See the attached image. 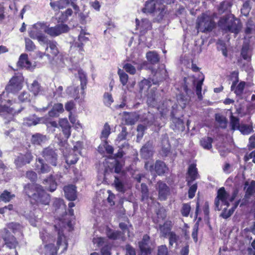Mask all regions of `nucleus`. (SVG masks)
Here are the masks:
<instances>
[{
    "instance_id": "1",
    "label": "nucleus",
    "mask_w": 255,
    "mask_h": 255,
    "mask_svg": "<svg viewBox=\"0 0 255 255\" xmlns=\"http://www.w3.org/2000/svg\"><path fill=\"white\" fill-rule=\"evenodd\" d=\"M40 237L43 242L45 244L43 248H41L40 253L41 255H57V248L61 249V251L66 250L67 244L65 241V237L62 232H58V236L57 240V247L51 243L53 241L52 238L47 234V232L43 229L40 232Z\"/></svg>"
},
{
    "instance_id": "2",
    "label": "nucleus",
    "mask_w": 255,
    "mask_h": 255,
    "mask_svg": "<svg viewBox=\"0 0 255 255\" xmlns=\"http://www.w3.org/2000/svg\"><path fill=\"white\" fill-rule=\"evenodd\" d=\"M25 193L32 200L38 204L48 205L50 196L44 190L43 187L38 184H28L24 187Z\"/></svg>"
},
{
    "instance_id": "3",
    "label": "nucleus",
    "mask_w": 255,
    "mask_h": 255,
    "mask_svg": "<svg viewBox=\"0 0 255 255\" xmlns=\"http://www.w3.org/2000/svg\"><path fill=\"white\" fill-rule=\"evenodd\" d=\"M235 196H230L224 187H221L218 190L217 196L215 200V205L216 209L223 211L221 214L223 218L227 219L233 213V209H230L228 212L226 210L229 206L230 202H232Z\"/></svg>"
},
{
    "instance_id": "4",
    "label": "nucleus",
    "mask_w": 255,
    "mask_h": 255,
    "mask_svg": "<svg viewBox=\"0 0 255 255\" xmlns=\"http://www.w3.org/2000/svg\"><path fill=\"white\" fill-rule=\"evenodd\" d=\"M177 108V105L170 100L164 101L161 106L158 108L162 116L166 115L169 111H171L170 115L172 117L173 124L171 125L172 128L180 129L183 128V123L179 118L174 117V110Z\"/></svg>"
},
{
    "instance_id": "5",
    "label": "nucleus",
    "mask_w": 255,
    "mask_h": 255,
    "mask_svg": "<svg viewBox=\"0 0 255 255\" xmlns=\"http://www.w3.org/2000/svg\"><path fill=\"white\" fill-rule=\"evenodd\" d=\"M219 26L225 32L238 33L241 28L239 19L235 18L232 14H229L222 17L218 22Z\"/></svg>"
},
{
    "instance_id": "6",
    "label": "nucleus",
    "mask_w": 255,
    "mask_h": 255,
    "mask_svg": "<svg viewBox=\"0 0 255 255\" xmlns=\"http://www.w3.org/2000/svg\"><path fill=\"white\" fill-rule=\"evenodd\" d=\"M45 33V23L38 22L33 24L29 29V36L33 39H36L40 44L48 43L47 37L43 33Z\"/></svg>"
},
{
    "instance_id": "7",
    "label": "nucleus",
    "mask_w": 255,
    "mask_h": 255,
    "mask_svg": "<svg viewBox=\"0 0 255 255\" xmlns=\"http://www.w3.org/2000/svg\"><path fill=\"white\" fill-rule=\"evenodd\" d=\"M215 25V24L212 18L206 13H203L197 19L196 27L198 31L202 32L211 31Z\"/></svg>"
},
{
    "instance_id": "8",
    "label": "nucleus",
    "mask_w": 255,
    "mask_h": 255,
    "mask_svg": "<svg viewBox=\"0 0 255 255\" xmlns=\"http://www.w3.org/2000/svg\"><path fill=\"white\" fill-rule=\"evenodd\" d=\"M140 91L141 93H143L147 96V104L150 106H154L156 104L155 101V90L154 88L150 89L148 93H145L149 90L151 86L150 82L146 79L142 80L139 84Z\"/></svg>"
},
{
    "instance_id": "9",
    "label": "nucleus",
    "mask_w": 255,
    "mask_h": 255,
    "mask_svg": "<svg viewBox=\"0 0 255 255\" xmlns=\"http://www.w3.org/2000/svg\"><path fill=\"white\" fill-rule=\"evenodd\" d=\"M41 155L45 160L52 166H56L58 163V155L55 150L51 147H48L43 149Z\"/></svg>"
},
{
    "instance_id": "10",
    "label": "nucleus",
    "mask_w": 255,
    "mask_h": 255,
    "mask_svg": "<svg viewBox=\"0 0 255 255\" xmlns=\"http://www.w3.org/2000/svg\"><path fill=\"white\" fill-rule=\"evenodd\" d=\"M61 177L62 175L60 173H57L55 175L51 174L43 180L42 183L47 190L53 192L57 188V180H59Z\"/></svg>"
},
{
    "instance_id": "11",
    "label": "nucleus",
    "mask_w": 255,
    "mask_h": 255,
    "mask_svg": "<svg viewBox=\"0 0 255 255\" xmlns=\"http://www.w3.org/2000/svg\"><path fill=\"white\" fill-rule=\"evenodd\" d=\"M69 27L66 24H59L54 26L49 27L45 23V33L52 37L57 36L68 32Z\"/></svg>"
},
{
    "instance_id": "12",
    "label": "nucleus",
    "mask_w": 255,
    "mask_h": 255,
    "mask_svg": "<svg viewBox=\"0 0 255 255\" xmlns=\"http://www.w3.org/2000/svg\"><path fill=\"white\" fill-rule=\"evenodd\" d=\"M23 77L21 76H14L10 79L8 85L5 87V91L7 93H16L21 89Z\"/></svg>"
},
{
    "instance_id": "13",
    "label": "nucleus",
    "mask_w": 255,
    "mask_h": 255,
    "mask_svg": "<svg viewBox=\"0 0 255 255\" xmlns=\"http://www.w3.org/2000/svg\"><path fill=\"white\" fill-rule=\"evenodd\" d=\"M164 9V5H159V3L156 4L154 0H149L146 2L144 7L142 8V11L144 13H152L158 10L160 11V14L163 15Z\"/></svg>"
},
{
    "instance_id": "14",
    "label": "nucleus",
    "mask_w": 255,
    "mask_h": 255,
    "mask_svg": "<svg viewBox=\"0 0 255 255\" xmlns=\"http://www.w3.org/2000/svg\"><path fill=\"white\" fill-rule=\"evenodd\" d=\"M1 237L3 239L5 244L9 249H14L18 244L14 237L10 235V232L6 228L1 230Z\"/></svg>"
},
{
    "instance_id": "15",
    "label": "nucleus",
    "mask_w": 255,
    "mask_h": 255,
    "mask_svg": "<svg viewBox=\"0 0 255 255\" xmlns=\"http://www.w3.org/2000/svg\"><path fill=\"white\" fill-rule=\"evenodd\" d=\"M151 242L149 237L145 235L143 236L141 241L138 243L139 248L140 250V255H149L151 253Z\"/></svg>"
},
{
    "instance_id": "16",
    "label": "nucleus",
    "mask_w": 255,
    "mask_h": 255,
    "mask_svg": "<svg viewBox=\"0 0 255 255\" xmlns=\"http://www.w3.org/2000/svg\"><path fill=\"white\" fill-rule=\"evenodd\" d=\"M35 170L39 174H46L50 172L51 168L48 164L44 162L42 158L38 157L35 160Z\"/></svg>"
},
{
    "instance_id": "17",
    "label": "nucleus",
    "mask_w": 255,
    "mask_h": 255,
    "mask_svg": "<svg viewBox=\"0 0 255 255\" xmlns=\"http://www.w3.org/2000/svg\"><path fill=\"white\" fill-rule=\"evenodd\" d=\"M33 156L30 152H27L24 154H20L14 160V163L17 167L29 164L33 159Z\"/></svg>"
},
{
    "instance_id": "18",
    "label": "nucleus",
    "mask_w": 255,
    "mask_h": 255,
    "mask_svg": "<svg viewBox=\"0 0 255 255\" xmlns=\"http://www.w3.org/2000/svg\"><path fill=\"white\" fill-rule=\"evenodd\" d=\"M159 198L160 200H165L169 193V188L166 183L159 181L157 183Z\"/></svg>"
},
{
    "instance_id": "19",
    "label": "nucleus",
    "mask_w": 255,
    "mask_h": 255,
    "mask_svg": "<svg viewBox=\"0 0 255 255\" xmlns=\"http://www.w3.org/2000/svg\"><path fill=\"white\" fill-rule=\"evenodd\" d=\"M21 111V109H15V106L10 108L5 105H0V114L3 116L5 114H7L8 118L10 120L12 119L13 115L19 113Z\"/></svg>"
},
{
    "instance_id": "20",
    "label": "nucleus",
    "mask_w": 255,
    "mask_h": 255,
    "mask_svg": "<svg viewBox=\"0 0 255 255\" xmlns=\"http://www.w3.org/2000/svg\"><path fill=\"white\" fill-rule=\"evenodd\" d=\"M65 197L69 200L74 201L77 198L76 187L73 185H69L64 187Z\"/></svg>"
},
{
    "instance_id": "21",
    "label": "nucleus",
    "mask_w": 255,
    "mask_h": 255,
    "mask_svg": "<svg viewBox=\"0 0 255 255\" xmlns=\"http://www.w3.org/2000/svg\"><path fill=\"white\" fill-rule=\"evenodd\" d=\"M140 154L144 159L149 158L153 154V146L150 141L146 143L140 150Z\"/></svg>"
},
{
    "instance_id": "22",
    "label": "nucleus",
    "mask_w": 255,
    "mask_h": 255,
    "mask_svg": "<svg viewBox=\"0 0 255 255\" xmlns=\"http://www.w3.org/2000/svg\"><path fill=\"white\" fill-rule=\"evenodd\" d=\"M136 23L138 29L141 33L144 34L147 30L151 28V24L149 21L146 18H143L140 22L138 19H136Z\"/></svg>"
},
{
    "instance_id": "23",
    "label": "nucleus",
    "mask_w": 255,
    "mask_h": 255,
    "mask_svg": "<svg viewBox=\"0 0 255 255\" xmlns=\"http://www.w3.org/2000/svg\"><path fill=\"white\" fill-rule=\"evenodd\" d=\"M29 90L34 96L38 95H46V91L40 85L36 80L34 81L31 84Z\"/></svg>"
},
{
    "instance_id": "24",
    "label": "nucleus",
    "mask_w": 255,
    "mask_h": 255,
    "mask_svg": "<svg viewBox=\"0 0 255 255\" xmlns=\"http://www.w3.org/2000/svg\"><path fill=\"white\" fill-rule=\"evenodd\" d=\"M18 65L21 67L25 68L29 70L34 68L28 59V55L26 54H22L20 56L18 62Z\"/></svg>"
},
{
    "instance_id": "25",
    "label": "nucleus",
    "mask_w": 255,
    "mask_h": 255,
    "mask_svg": "<svg viewBox=\"0 0 255 255\" xmlns=\"http://www.w3.org/2000/svg\"><path fill=\"white\" fill-rule=\"evenodd\" d=\"M188 177H187L188 184L190 185V182H192L198 178V174L197 169L195 164H191L189 165L188 170Z\"/></svg>"
},
{
    "instance_id": "26",
    "label": "nucleus",
    "mask_w": 255,
    "mask_h": 255,
    "mask_svg": "<svg viewBox=\"0 0 255 255\" xmlns=\"http://www.w3.org/2000/svg\"><path fill=\"white\" fill-rule=\"evenodd\" d=\"M59 125L62 129V131L66 138H68L71 135V127L66 119H62L59 122Z\"/></svg>"
},
{
    "instance_id": "27",
    "label": "nucleus",
    "mask_w": 255,
    "mask_h": 255,
    "mask_svg": "<svg viewBox=\"0 0 255 255\" xmlns=\"http://www.w3.org/2000/svg\"><path fill=\"white\" fill-rule=\"evenodd\" d=\"M237 83V81H233L231 89L232 91L234 92L236 95L241 96L243 93L246 83L242 81L237 86H236Z\"/></svg>"
},
{
    "instance_id": "28",
    "label": "nucleus",
    "mask_w": 255,
    "mask_h": 255,
    "mask_svg": "<svg viewBox=\"0 0 255 255\" xmlns=\"http://www.w3.org/2000/svg\"><path fill=\"white\" fill-rule=\"evenodd\" d=\"M48 140L46 135L36 133L32 135L31 142L34 145H41Z\"/></svg>"
},
{
    "instance_id": "29",
    "label": "nucleus",
    "mask_w": 255,
    "mask_h": 255,
    "mask_svg": "<svg viewBox=\"0 0 255 255\" xmlns=\"http://www.w3.org/2000/svg\"><path fill=\"white\" fill-rule=\"evenodd\" d=\"M69 3V0H59L56 1H51L50 5L52 9L56 11L65 8Z\"/></svg>"
},
{
    "instance_id": "30",
    "label": "nucleus",
    "mask_w": 255,
    "mask_h": 255,
    "mask_svg": "<svg viewBox=\"0 0 255 255\" xmlns=\"http://www.w3.org/2000/svg\"><path fill=\"white\" fill-rule=\"evenodd\" d=\"M168 170L165 164L160 160H157L154 165V171L159 175L164 174Z\"/></svg>"
},
{
    "instance_id": "31",
    "label": "nucleus",
    "mask_w": 255,
    "mask_h": 255,
    "mask_svg": "<svg viewBox=\"0 0 255 255\" xmlns=\"http://www.w3.org/2000/svg\"><path fill=\"white\" fill-rule=\"evenodd\" d=\"M53 206L55 208V211L61 213L66 212V205L64 204L63 200L59 198H55L53 202Z\"/></svg>"
},
{
    "instance_id": "32",
    "label": "nucleus",
    "mask_w": 255,
    "mask_h": 255,
    "mask_svg": "<svg viewBox=\"0 0 255 255\" xmlns=\"http://www.w3.org/2000/svg\"><path fill=\"white\" fill-rule=\"evenodd\" d=\"M241 55L244 60L247 62H250L251 59V51L249 48V45L247 43L243 45Z\"/></svg>"
},
{
    "instance_id": "33",
    "label": "nucleus",
    "mask_w": 255,
    "mask_h": 255,
    "mask_svg": "<svg viewBox=\"0 0 255 255\" xmlns=\"http://www.w3.org/2000/svg\"><path fill=\"white\" fill-rule=\"evenodd\" d=\"M171 222L166 221L163 225H160L159 227V231L163 237H166L169 235V233L171 232Z\"/></svg>"
},
{
    "instance_id": "34",
    "label": "nucleus",
    "mask_w": 255,
    "mask_h": 255,
    "mask_svg": "<svg viewBox=\"0 0 255 255\" xmlns=\"http://www.w3.org/2000/svg\"><path fill=\"white\" fill-rule=\"evenodd\" d=\"M146 57L148 61L152 64L157 63L159 61V56L155 51H149L146 53Z\"/></svg>"
},
{
    "instance_id": "35",
    "label": "nucleus",
    "mask_w": 255,
    "mask_h": 255,
    "mask_svg": "<svg viewBox=\"0 0 255 255\" xmlns=\"http://www.w3.org/2000/svg\"><path fill=\"white\" fill-rule=\"evenodd\" d=\"M44 44V45H45ZM46 45H49L48 47V53H51L52 56H55L59 53V50L57 47V44L56 41H50L48 40V43Z\"/></svg>"
},
{
    "instance_id": "36",
    "label": "nucleus",
    "mask_w": 255,
    "mask_h": 255,
    "mask_svg": "<svg viewBox=\"0 0 255 255\" xmlns=\"http://www.w3.org/2000/svg\"><path fill=\"white\" fill-rule=\"evenodd\" d=\"M79 89L78 86L73 85L69 86L67 88V93L69 95H70L71 97L74 98L75 99H77L79 98Z\"/></svg>"
},
{
    "instance_id": "37",
    "label": "nucleus",
    "mask_w": 255,
    "mask_h": 255,
    "mask_svg": "<svg viewBox=\"0 0 255 255\" xmlns=\"http://www.w3.org/2000/svg\"><path fill=\"white\" fill-rule=\"evenodd\" d=\"M107 237L112 240H117L120 238L121 236V233L119 231H114L109 228L106 230Z\"/></svg>"
},
{
    "instance_id": "38",
    "label": "nucleus",
    "mask_w": 255,
    "mask_h": 255,
    "mask_svg": "<svg viewBox=\"0 0 255 255\" xmlns=\"http://www.w3.org/2000/svg\"><path fill=\"white\" fill-rule=\"evenodd\" d=\"M78 74L80 81L81 89L83 91L86 87L87 83V77L83 71L81 69H79L78 70Z\"/></svg>"
},
{
    "instance_id": "39",
    "label": "nucleus",
    "mask_w": 255,
    "mask_h": 255,
    "mask_svg": "<svg viewBox=\"0 0 255 255\" xmlns=\"http://www.w3.org/2000/svg\"><path fill=\"white\" fill-rule=\"evenodd\" d=\"M213 139L209 137H205L200 140L201 145L206 149H210L212 147Z\"/></svg>"
},
{
    "instance_id": "40",
    "label": "nucleus",
    "mask_w": 255,
    "mask_h": 255,
    "mask_svg": "<svg viewBox=\"0 0 255 255\" xmlns=\"http://www.w3.org/2000/svg\"><path fill=\"white\" fill-rule=\"evenodd\" d=\"M204 81V78H202L201 79L198 81H194V84L196 87V94L198 97V98L201 100L202 99V86L203 85V82Z\"/></svg>"
},
{
    "instance_id": "41",
    "label": "nucleus",
    "mask_w": 255,
    "mask_h": 255,
    "mask_svg": "<svg viewBox=\"0 0 255 255\" xmlns=\"http://www.w3.org/2000/svg\"><path fill=\"white\" fill-rule=\"evenodd\" d=\"M169 245L170 246H175V247L177 246V241L179 240V236H177L174 232L169 233Z\"/></svg>"
},
{
    "instance_id": "42",
    "label": "nucleus",
    "mask_w": 255,
    "mask_h": 255,
    "mask_svg": "<svg viewBox=\"0 0 255 255\" xmlns=\"http://www.w3.org/2000/svg\"><path fill=\"white\" fill-rule=\"evenodd\" d=\"M231 6L232 3L230 1H223L218 7V11L220 13H222L224 12L228 11L230 10Z\"/></svg>"
},
{
    "instance_id": "43",
    "label": "nucleus",
    "mask_w": 255,
    "mask_h": 255,
    "mask_svg": "<svg viewBox=\"0 0 255 255\" xmlns=\"http://www.w3.org/2000/svg\"><path fill=\"white\" fill-rule=\"evenodd\" d=\"M238 130L244 135H248L253 131V127L245 124H241Z\"/></svg>"
},
{
    "instance_id": "44",
    "label": "nucleus",
    "mask_w": 255,
    "mask_h": 255,
    "mask_svg": "<svg viewBox=\"0 0 255 255\" xmlns=\"http://www.w3.org/2000/svg\"><path fill=\"white\" fill-rule=\"evenodd\" d=\"M216 121L219 124V126L222 128H226L227 127V121L226 118L220 114H216L215 116Z\"/></svg>"
},
{
    "instance_id": "45",
    "label": "nucleus",
    "mask_w": 255,
    "mask_h": 255,
    "mask_svg": "<svg viewBox=\"0 0 255 255\" xmlns=\"http://www.w3.org/2000/svg\"><path fill=\"white\" fill-rule=\"evenodd\" d=\"M7 227L8 229L11 230L14 233L20 232L22 228L20 224L15 222H11L7 224Z\"/></svg>"
},
{
    "instance_id": "46",
    "label": "nucleus",
    "mask_w": 255,
    "mask_h": 255,
    "mask_svg": "<svg viewBox=\"0 0 255 255\" xmlns=\"http://www.w3.org/2000/svg\"><path fill=\"white\" fill-rule=\"evenodd\" d=\"M111 133V128L108 123H106L101 132V138L106 139Z\"/></svg>"
},
{
    "instance_id": "47",
    "label": "nucleus",
    "mask_w": 255,
    "mask_h": 255,
    "mask_svg": "<svg viewBox=\"0 0 255 255\" xmlns=\"http://www.w3.org/2000/svg\"><path fill=\"white\" fill-rule=\"evenodd\" d=\"M138 117L133 113L129 114L126 117V122L127 125H134L138 120Z\"/></svg>"
},
{
    "instance_id": "48",
    "label": "nucleus",
    "mask_w": 255,
    "mask_h": 255,
    "mask_svg": "<svg viewBox=\"0 0 255 255\" xmlns=\"http://www.w3.org/2000/svg\"><path fill=\"white\" fill-rule=\"evenodd\" d=\"M116 189L119 192H124L125 187L123 182L117 176L115 177L114 182Z\"/></svg>"
},
{
    "instance_id": "49",
    "label": "nucleus",
    "mask_w": 255,
    "mask_h": 255,
    "mask_svg": "<svg viewBox=\"0 0 255 255\" xmlns=\"http://www.w3.org/2000/svg\"><path fill=\"white\" fill-rule=\"evenodd\" d=\"M111 166L114 168V172L116 173H120L123 167V165L116 159H113V161L110 162Z\"/></svg>"
},
{
    "instance_id": "50",
    "label": "nucleus",
    "mask_w": 255,
    "mask_h": 255,
    "mask_svg": "<svg viewBox=\"0 0 255 255\" xmlns=\"http://www.w3.org/2000/svg\"><path fill=\"white\" fill-rule=\"evenodd\" d=\"M255 193V181H252L247 187L246 197L250 196Z\"/></svg>"
},
{
    "instance_id": "51",
    "label": "nucleus",
    "mask_w": 255,
    "mask_h": 255,
    "mask_svg": "<svg viewBox=\"0 0 255 255\" xmlns=\"http://www.w3.org/2000/svg\"><path fill=\"white\" fill-rule=\"evenodd\" d=\"M14 197V194H11L9 192H8L7 191H4L1 194L0 198L1 201L7 202H9Z\"/></svg>"
},
{
    "instance_id": "52",
    "label": "nucleus",
    "mask_w": 255,
    "mask_h": 255,
    "mask_svg": "<svg viewBox=\"0 0 255 255\" xmlns=\"http://www.w3.org/2000/svg\"><path fill=\"white\" fill-rule=\"evenodd\" d=\"M231 126L233 130L238 129L241 126L239 119L233 115L231 116Z\"/></svg>"
},
{
    "instance_id": "53",
    "label": "nucleus",
    "mask_w": 255,
    "mask_h": 255,
    "mask_svg": "<svg viewBox=\"0 0 255 255\" xmlns=\"http://www.w3.org/2000/svg\"><path fill=\"white\" fill-rule=\"evenodd\" d=\"M25 49L27 51H33L36 46L34 44L33 42L28 38H25Z\"/></svg>"
},
{
    "instance_id": "54",
    "label": "nucleus",
    "mask_w": 255,
    "mask_h": 255,
    "mask_svg": "<svg viewBox=\"0 0 255 255\" xmlns=\"http://www.w3.org/2000/svg\"><path fill=\"white\" fill-rule=\"evenodd\" d=\"M21 102H29L30 101V95L28 92H23L18 97Z\"/></svg>"
},
{
    "instance_id": "55",
    "label": "nucleus",
    "mask_w": 255,
    "mask_h": 255,
    "mask_svg": "<svg viewBox=\"0 0 255 255\" xmlns=\"http://www.w3.org/2000/svg\"><path fill=\"white\" fill-rule=\"evenodd\" d=\"M118 74L120 76V81L123 85H126L128 81V75L124 71L119 70Z\"/></svg>"
},
{
    "instance_id": "56",
    "label": "nucleus",
    "mask_w": 255,
    "mask_h": 255,
    "mask_svg": "<svg viewBox=\"0 0 255 255\" xmlns=\"http://www.w3.org/2000/svg\"><path fill=\"white\" fill-rule=\"evenodd\" d=\"M113 102L114 100L111 94L108 93L104 94V102L107 106H110Z\"/></svg>"
},
{
    "instance_id": "57",
    "label": "nucleus",
    "mask_w": 255,
    "mask_h": 255,
    "mask_svg": "<svg viewBox=\"0 0 255 255\" xmlns=\"http://www.w3.org/2000/svg\"><path fill=\"white\" fill-rule=\"evenodd\" d=\"M251 10L249 3L248 2H245L243 4L242 8H241V13L243 15L247 16Z\"/></svg>"
},
{
    "instance_id": "58",
    "label": "nucleus",
    "mask_w": 255,
    "mask_h": 255,
    "mask_svg": "<svg viewBox=\"0 0 255 255\" xmlns=\"http://www.w3.org/2000/svg\"><path fill=\"white\" fill-rule=\"evenodd\" d=\"M38 122L33 117L27 118L24 120L23 124L27 126H35Z\"/></svg>"
},
{
    "instance_id": "59",
    "label": "nucleus",
    "mask_w": 255,
    "mask_h": 255,
    "mask_svg": "<svg viewBox=\"0 0 255 255\" xmlns=\"http://www.w3.org/2000/svg\"><path fill=\"white\" fill-rule=\"evenodd\" d=\"M141 192L142 194V199L147 198L148 197V189L146 184L142 183L141 184Z\"/></svg>"
},
{
    "instance_id": "60",
    "label": "nucleus",
    "mask_w": 255,
    "mask_h": 255,
    "mask_svg": "<svg viewBox=\"0 0 255 255\" xmlns=\"http://www.w3.org/2000/svg\"><path fill=\"white\" fill-rule=\"evenodd\" d=\"M123 68L126 72L130 74L133 75L136 72V69L135 67L129 63L126 64Z\"/></svg>"
},
{
    "instance_id": "61",
    "label": "nucleus",
    "mask_w": 255,
    "mask_h": 255,
    "mask_svg": "<svg viewBox=\"0 0 255 255\" xmlns=\"http://www.w3.org/2000/svg\"><path fill=\"white\" fill-rule=\"evenodd\" d=\"M78 161V157L75 154H70L66 158V162L68 164H73Z\"/></svg>"
},
{
    "instance_id": "62",
    "label": "nucleus",
    "mask_w": 255,
    "mask_h": 255,
    "mask_svg": "<svg viewBox=\"0 0 255 255\" xmlns=\"http://www.w3.org/2000/svg\"><path fill=\"white\" fill-rule=\"evenodd\" d=\"M177 101L182 108H184L187 103L188 100L186 97L182 95H180L177 97Z\"/></svg>"
},
{
    "instance_id": "63",
    "label": "nucleus",
    "mask_w": 255,
    "mask_h": 255,
    "mask_svg": "<svg viewBox=\"0 0 255 255\" xmlns=\"http://www.w3.org/2000/svg\"><path fill=\"white\" fill-rule=\"evenodd\" d=\"M190 206L187 204H184L183 205L182 209H181V213L183 216L187 217L190 211Z\"/></svg>"
},
{
    "instance_id": "64",
    "label": "nucleus",
    "mask_w": 255,
    "mask_h": 255,
    "mask_svg": "<svg viewBox=\"0 0 255 255\" xmlns=\"http://www.w3.org/2000/svg\"><path fill=\"white\" fill-rule=\"evenodd\" d=\"M157 255H169L168 249L165 245H161L158 247Z\"/></svg>"
}]
</instances>
